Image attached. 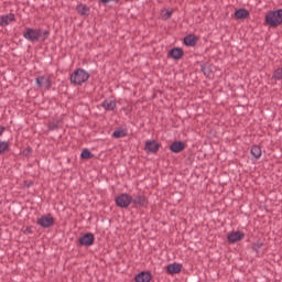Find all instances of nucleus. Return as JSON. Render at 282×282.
Returning <instances> with one entry per match:
<instances>
[{
  "mask_svg": "<svg viewBox=\"0 0 282 282\" xmlns=\"http://www.w3.org/2000/svg\"><path fill=\"white\" fill-rule=\"evenodd\" d=\"M23 36L30 43H37V41H45L48 36L47 31H41L39 29L26 28L23 32Z\"/></svg>",
  "mask_w": 282,
  "mask_h": 282,
  "instance_id": "f257e3e1",
  "label": "nucleus"
},
{
  "mask_svg": "<svg viewBox=\"0 0 282 282\" xmlns=\"http://www.w3.org/2000/svg\"><path fill=\"white\" fill-rule=\"evenodd\" d=\"M265 22L271 28H279V25L282 23V9L276 11H269L265 14Z\"/></svg>",
  "mask_w": 282,
  "mask_h": 282,
  "instance_id": "f03ea898",
  "label": "nucleus"
},
{
  "mask_svg": "<svg viewBox=\"0 0 282 282\" xmlns=\"http://www.w3.org/2000/svg\"><path fill=\"white\" fill-rule=\"evenodd\" d=\"M89 80V73L85 69H77L70 75V83L73 85H83V83H87Z\"/></svg>",
  "mask_w": 282,
  "mask_h": 282,
  "instance_id": "7ed1b4c3",
  "label": "nucleus"
},
{
  "mask_svg": "<svg viewBox=\"0 0 282 282\" xmlns=\"http://www.w3.org/2000/svg\"><path fill=\"white\" fill-rule=\"evenodd\" d=\"M132 202L133 197L129 194H120L116 197V204L119 206V208H129Z\"/></svg>",
  "mask_w": 282,
  "mask_h": 282,
  "instance_id": "20e7f679",
  "label": "nucleus"
},
{
  "mask_svg": "<svg viewBox=\"0 0 282 282\" xmlns=\"http://www.w3.org/2000/svg\"><path fill=\"white\" fill-rule=\"evenodd\" d=\"M37 225L42 228H52L54 226V217L52 215H44L37 219Z\"/></svg>",
  "mask_w": 282,
  "mask_h": 282,
  "instance_id": "39448f33",
  "label": "nucleus"
},
{
  "mask_svg": "<svg viewBox=\"0 0 282 282\" xmlns=\"http://www.w3.org/2000/svg\"><path fill=\"white\" fill-rule=\"evenodd\" d=\"M36 85L41 89H50L52 87V80H50V77L40 76L36 78Z\"/></svg>",
  "mask_w": 282,
  "mask_h": 282,
  "instance_id": "423d86ee",
  "label": "nucleus"
},
{
  "mask_svg": "<svg viewBox=\"0 0 282 282\" xmlns=\"http://www.w3.org/2000/svg\"><path fill=\"white\" fill-rule=\"evenodd\" d=\"M245 235L241 231H232L228 235V241L229 243H237V241H241L243 239Z\"/></svg>",
  "mask_w": 282,
  "mask_h": 282,
  "instance_id": "0eeeda50",
  "label": "nucleus"
},
{
  "mask_svg": "<svg viewBox=\"0 0 282 282\" xmlns=\"http://www.w3.org/2000/svg\"><path fill=\"white\" fill-rule=\"evenodd\" d=\"M94 234H85L84 236L80 237L79 243L82 246H94Z\"/></svg>",
  "mask_w": 282,
  "mask_h": 282,
  "instance_id": "6e6552de",
  "label": "nucleus"
},
{
  "mask_svg": "<svg viewBox=\"0 0 282 282\" xmlns=\"http://www.w3.org/2000/svg\"><path fill=\"white\" fill-rule=\"evenodd\" d=\"M182 272V264L180 263H171L166 267V273L167 274H180Z\"/></svg>",
  "mask_w": 282,
  "mask_h": 282,
  "instance_id": "1a4fd4ad",
  "label": "nucleus"
},
{
  "mask_svg": "<svg viewBox=\"0 0 282 282\" xmlns=\"http://www.w3.org/2000/svg\"><path fill=\"white\" fill-rule=\"evenodd\" d=\"M12 21H14V14H12V13L0 17V25L2 28L10 25V23H12Z\"/></svg>",
  "mask_w": 282,
  "mask_h": 282,
  "instance_id": "9d476101",
  "label": "nucleus"
},
{
  "mask_svg": "<svg viewBox=\"0 0 282 282\" xmlns=\"http://www.w3.org/2000/svg\"><path fill=\"white\" fill-rule=\"evenodd\" d=\"M160 149V144L155 141H148L145 143V151L148 153H156V151Z\"/></svg>",
  "mask_w": 282,
  "mask_h": 282,
  "instance_id": "9b49d317",
  "label": "nucleus"
},
{
  "mask_svg": "<svg viewBox=\"0 0 282 282\" xmlns=\"http://www.w3.org/2000/svg\"><path fill=\"white\" fill-rule=\"evenodd\" d=\"M170 56L172 58H174L175 61H180V58H182V56H184V51H182V48H180V47L172 48L170 51Z\"/></svg>",
  "mask_w": 282,
  "mask_h": 282,
  "instance_id": "f8f14e48",
  "label": "nucleus"
},
{
  "mask_svg": "<svg viewBox=\"0 0 282 282\" xmlns=\"http://www.w3.org/2000/svg\"><path fill=\"white\" fill-rule=\"evenodd\" d=\"M137 282H151V273L141 272L135 276Z\"/></svg>",
  "mask_w": 282,
  "mask_h": 282,
  "instance_id": "ddd939ff",
  "label": "nucleus"
},
{
  "mask_svg": "<svg viewBox=\"0 0 282 282\" xmlns=\"http://www.w3.org/2000/svg\"><path fill=\"white\" fill-rule=\"evenodd\" d=\"M171 151H173V153H180V152L184 151V142L176 141V142L172 143Z\"/></svg>",
  "mask_w": 282,
  "mask_h": 282,
  "instance_id": "4468645a",
  "label": "nucleus"
},
{
  "mask_svg": "<svg viewBox=\"0 0 282 282\" xmlns=\"http://www.w3.org/2000/svg\"><path fill=\"white\" fill-rule=\"evenodd\" d=\"M132 203L134 206H147V204H149L144 196H137L135 198H132Z\"/></svg>",
  "mask_w": 282,
  "mask_h": 282,
  "instance_id": "2eb2a0df",
  "label": "nucleus"
},
{
  "mask_svg": "<svg viewBox=\"0 0 282 282\" xmlns=\"http://www.w3.org/2000/svg\"><path fill=\"white\" fill-rule=\"evenodd\" d=\"M102 107L106 111H113V109H116V101L107 99L102 102Z\"/></svg>",
  "mask_w": 282,
  "mask_h": 282,
  "instance_id": "dca6fc26",
  "label": "nucleus"
},
{
  "mask_svg": "<svg viewBox=\"0 0 282 282\" xmlns=\"http://www.w3.org/2000/svg\"><path fill=\"white\" fill-rule=\"evenodd\" d=\"M249 15L250 12H248L246 9H239L235 12L236 19H248Z\"/></svg>",
  "mask_w": 282,
  "mask_h": 282,
  "instance_id": "f3484780",
  "label": "nucleus"
},
{
  "mask_svg": "<svg viewBox=\"0 0 282 282\" xmlns=\"http://www.w3.org/2000/svg\"><path fill=\"white\" fill-rule=\"evenodd\" d=\"M77 12L83 17H87V14H89V7H87L86 4H79L77 6Z\"/></svg>",
  "mask_w": 282,
  "mask_h": 282,
  "instance_id": "a211bd4d",
  "label": "nucleus"
},
{
  "mask_svg": "<svg viewBox=\"0 0 282 282\" xmlns=\"http://www.w3.org/2000/svg\"><path fill=\"white\" fill-rule=\"evenodd\" d=\"M184 43H185V45L193 47V45H195V43H197V37H195V35H187L184 39Z\"/></svg>",
  "mask_w": 282,
  "mask_h": 282,
  "instance_id": "6ab92c4d",
  "label": "nucleus"
},
{
  "mask_svg": "<svg viewBox=\"0 0 282 282\" xmlns=\"http://www.w3.org/2000/svg\"><path fill=\"white\" fill-rule=\"evenodd\" d=\"M261 148H259L258 145H253L251 148V155H253V158H256V160H259V158H261Z\"/></svg>",
  "mask_w": 282,
  "mask_h": 282,
  "instance_id": "aec40b11",
  "label": "nucleus"
},
{
  "mask_svg": "<svg viewBox=\"0 0 282 282\" xmlns=\"http://www.w3.org/2000/svg\"><path fill=\"white\" fill-rule=\"evenodd\" d=\"M171 14H173V11H171L169 9H164L161 11V19L166 21V19H171Z\"/></svg>",
  "mask_w": 282,
  "mask_h": 282,
  "instance_id": "412c9836",
  "label": "nucleus"
},
{
  "mask_svg": "<svg viewBox=\"0 0 282 282\" xmlns=\"http://www.w3.org/2000/svg\"><path fill=\"white\" fill-rule=\"evenodd\" d=\"M8 149H10V144H8L6 141H0V155L1 153H6Z\"/></svg>",
  "mask_w": 282,
  "mask_h": 282,
  "instance_id": "4be33fe9",
  "label": "nucleus"
},
{
  "mask_svg": "<svg viewBox=\"0 0 282 282\" xmlns=\"http://www.w3.org/2000/svg\"><path fill=\"white\" fill-rule=\"evenodd\" d=\"M91 158H94V154H91V152H89V150H83V152H82L83 160H91Z\"/></svg>",
  "mask_w": 282,
  "mask_h": 282,
  "instance_id": "5701e85b",
  "label": "nucleus"
},
{
  "mask_svg": "<svg viewBox=\"0 0 282 282\" xmlns=\"http://www.w3.org/2000/svg\"><path fill=\"white\" fill-rule=\"evenodd\" d=\"M124 135H127L124 130H117L113 132V138H124Z\"/></svg>",
  "mask_w": 282,
  "mask_h": 282,
  "instance_id": "b1692460",
  "label": "nucleus"
},
{
  "mask_svg": "<svg viewBox=\"0 0 282 282\" xmlns=\"http://www.w3.org/2000/svg\"><path fill=\"white\" fill-rule=\"evenodd\" d=\"M273 78H275V80H281V78H282V68H278V69L274 72Z\"/></svg>",
  "mask_w": 282,
  "mask_h": 282,
  "instance_id": "393cba45",
  "label": "nucleus"
},
{
  "mask_svg": "<svg viewBox=\"0 0 282 282\" xmlns=\"http://www.w3.org/2000/svg\"><path fill=\"white\" fill-rule=\"evenodd\" d=\"M3 131H6V128L0 126V135H3Z\"/></svg>",
  "mask_w": 282,
  "mask_h": 282,
  "instance_id": "a878e982",
  "label": "nucleus"
},
{
  "mask_svg": "<svg viewBox=\"0 0 282 282\" xmlns=\"http://www.w3.org/2000/svg\"><path fill=\"white\" fill-rule=\"evenodd\" d=\"M109 1H118V0H101V3H109Z\"/></svg>",
  "mask_w": 282,
  "mask_h": 282,
  "instance_id": "bb28decb",
  "label": "nucleus"
}]
</instances>
